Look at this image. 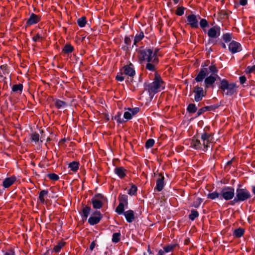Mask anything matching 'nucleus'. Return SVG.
I'll use <instances>...</instances> for the list:
<instances>
[{"instance_id":"nucleus-13","label":"nucleus","mask_w":255,"mask_h":255,"mask_svg":"<svg viewBox=\"0 0 255 255\" xmlns=\"http://www.w3.org/2000/svg\"><path fill=\"white\" fill-rule=\"evenodd\" d=\"M41 20V16L36 15L33 13H31L29 18L27 19L26 22V26L37 23Z\"/></svg>"},{"instance_id":"nucleus-50","label":"nucleus","mask_w":255,"mask_h":255,"mask_svg":"<svg viewBox=\"0 0 255 255\" xmlns=\"http://www.w3.org/2000/svg\"><path fill=\"white\" fill-rule=\"evenodd\" d=\"M132 115L130 112H126L124 113V117L127 120H130L132 118Z\"/></svg>"},{"instance_id":"nucleus-63","label":"nucleus","mask_w":255,"mask_h":255,"mask_svg":"<svg viewBox=\"0 0 255 255\" xmlns=\"http://www.w3.org/2000/svg\"><path fill=\"white\" fill-rule=\"evenodd\" d=\"M252 192L254 195H255V186L252 187Z\"/></svg>"},{"instance_id":"nucleus-8","label":"nucleus","mask_w":255,"mask_h":255,"mask_svg":"<svg viewBox=\"0 0 255 255\" xmlns=\"http://www.w3.org/2000/svg\"><path fill=\"white\" fill-rule=\"evenodd\" d=\"M106 199V198L101 194L95 195L91 199V203L93 205V208L95 209L101 208L103 205V202Z\"/></svg>"},{"instance_id":"nucleus-26","label":"nucleus","mask_w":255,"mask_h":255,"mask_svg":"<svg viewBox=\"0 0 255 255\" xmlns=\"http://www.w3.org/2000/svg\"><path fill=\"white\" fill-rule=\"evenodd\" d=\"M245 233V230L243 228H239L236 229L233 233V236L236 238H240L243 236Z\"/></svg>"},{"instance_id":"nucleus-37","label":"nucleus","mask_w":255,"mask_h":255,"mask_svg":"<svg viewBox=\"0 0 255 255\" xmlns=\"http://www.w3.org/2000/svg\"><path fill=\"white\" fill-rule=\"evenodd\" d=\"M124 206L123 203H119L118 207L116 208V212L119 215L124 214Z\"/></svg>"},{"instance_id":"nucleus-46","label":"nucleus","mask_w":255,"mask_h":255,"mask_svg":"<svg viewBox=\"0 0 255 255\" xmlns=\"http://www.w3.org/2000/svg\"><path fill=\"white\" fill-rule=\"evenodd\" d=\"M175 247V245H170L164 247L163 249L166 253H168L170 251H172Z\"/></svg>"},{"instance_id":"nucleus-39","label":"nucleus","mask_w":255,"mask_h":255,"mask_svg":"<svg viewBox=\"0 0 255 255\" xmlns=\"http://www.w3.org/2000/svg\"><path fill=\"white\" fill-rule=\"evenodd\" d=\"M203 202V199L201 198H197L193 203L192 206L195 208H198Z\"/></svg>"},{"instance_id":"nucleus-7","label":"nucleus","mask_w":255,"mask_h":255,"mask_svg":"<svg viewBox=\"0 0 255 255\" xmlns=\"http://www.w3.org/2000/svg\"><path fill=\"white\" fill-rule=\"evenodd\" d=\"M235 197V189L233 187H224L221 190V199L228 201Z\"/></svg>"},{"instance_id":"nucleus-44","label":"nucleus","mask_w":255,"mask_h":255,"mask_svg":"<svg viewBox=\"0 0 255 255\" xmlns=\"http://www.w3.org/2000/svg\"><path fill=\"white\" fill-rule=\"evenodd\" d=\"M206 111H209V108H208V106H206L198 110V111L197 112L196 117H197L200 116V115L203 114Z\"/></svg>"},{"instance_id":"nucleus-5","label":"nucleus","mask_w":255,"mask_h":255,"mask_svg":"<svg viewBox=\"0 0 255 255\" xmlns=\"http://www.w3.org/2000/svg\"><path fill=\"white\" fill-rule=\"evenodd\" d=\"M163 83L164 82L160 76L158 74L155 73L153 82L147 86L149 93L150 94H155L160 92L164 89Z\"/></svg>"},{"instance_id":"nucleus-57","label":"nucleus","mask_w":255,"mask_h":255,"mask_svg":"<svg viewBox=\"0 0 255 255\" xmlns=\"http://www.w3.org/2000/svg\"><path fill=\"white\" fill-rule=\"evenodd\" d=\"M96 246V243H95V241H93L91 243V245L90 246V247H89V249L90 250L92 251L95 248Z\"/></svg>"},{"instance_id":"nucleus-2","label":"nucleus","mask_w":255,"mask_h":255,"mask_svg":"<svg viewBox=\"0 0 255 255\" xmlns=\"http://www.w3.org/2000/svg\"><path fill=\"white\" fill-rule=\"evenodd\" d=\"M201 140L197 136H194L191 142V146L195 149L206 151L210 144L212 142L213 137L211 133L204 132L201 133Z\"/></svg>"},{"instance_id":"nucleus-25","label":"nucleus","mask_w":255,"mask_h":255,"mask_svg":"<svg viewBox=\"0 0 255 255\" xmlns=\"http://www.w3.org/2000/svg\"><path fill=\"white\" fill-rule=\"evenodd\" d=\"M79 163L77 161H72L68 165V167L73 172H76L79 169Z\"/></svg>"},{"instance_id":"nucleus-22","label":"nucleus","mask_w":255,"mask_h":255,"mask_svg":"<svg viewBox=\"0 0 255 255\" xmlns=\"http://www.w3.org/2000/svg\"><path fill=\"white\" fill-rule=\"evenodd\" d=\"M48 194V191L47 190H42L39 192L38 199L41 203L44 204L45 197H46Z\"/></svg>"},{"instance_id":"nucleus-6","label":"nucleus","mask_w":255,"mask_h":255,"mask_svg":"<svg viewBox=\"0 0 255 255\" xmlns=\"http://www.w3.org/2000/svg\"><path fill=\"white\" fill-rule=\"evenodd\" d=\"M236 84L234 83H229L228 81L225 79L221 80L219 88L223 92L227 90V92L225 93L226 95H233L236 92Z\"/></svg>"},{"instance_id":"nucleus-27","label":"nucleus","mask_w":255,"mask_h":255,"mask_svg":"<svg viewBox=\"0 0 255 255\" xmlns=\"http://www.w3.org/2000/svg\"><path fill=\"white\" fill-rule=\"evenodd\" d=\"M144 37V34L143 32H140L138 34H136L134 38L133 45L132 47H133V45H136L137 43L141 41L143 38Z\"/></svg>"},{"instance_id":"nucleus-14","label":"nucleus","mask_w":255,"mask_h":255,"mask_svg":"<svg viewBox=\"0 0 255 255\" xmlns=\"http://www.w3.org/2000/svg\"><path fill=\"white\" fill-rule=\"evenodd\" d=\"M229 49L234 54L241 51L242 46L240 43L232 41L229 45Z\"/></svg>"},{"instance_id":"nucleus-62","label":"nucleus","mask_w":255,"mask_h":255,"mask_svg":"<svg viewBox=\"0 0 255 255\" xmlns=\"http://www.w3.org/2000/svg\"><path fill=\"white\" fill-rule=\"evenodd\" d=\"M209 42L213 43V44H215L217 42V41H215L213 39L209 40Z\"/></svg>"},{"instance_id":"nucleus-9","label":"nucleus","mask_w":255,"mask_h":255,"mask_svg":"<svg viewBox=\"0 0 255 255\" xmlns=\"http://www.w3.org/2000/svg\"><path fill=\"white\" fill-rule=\"evenodd\" d=\"M201 18L200 16L194 14H189L187 17V24L192 28H197L199 27L198 19Z\"/></svg>"},{"instance_id":"nucleus-54","label":"nucleus","mask_w":255,"mask_h":255,"mask_svg":"<svg viewBox=\"0 0 255 255\" xmlns=\"http://www.w3.org/2000/svg\"><path fill=\"white\" fill-rule=\"evenodd\" d=\"M40 38H41V37L38 33H37L33 37L32 39L34 41L37 42L39 40Z\"/></svg>"},{"instance_id":"nucleus-32","label":"nucleus","mask_w":255,"mask_h":255,"mask_svg":"<svg viewBox=\"0 0 255 255\" xmlns=\"http://www.w3.org/2000/svg\"><path fill=\"white\" fill-rule=\"evenodd\" d=\"M65 245V243L64 242L58 243V244L54 247L53 251L55 253H59Z\"/></svg>"},{"instance_id":"nucleus-55","label":"nucleus","mask_w":255,"mask_h":255,"mask_svg":"<svg viewBox=\"0 0 255 255\" xmlns=\"http://www.w3.org/2000/svg\"><path fill=\"white\" fill-rule=\"evenodd\" d=\"M208 107L209 108V111H210L217 109L219 107V106L217 105H214L210 106H208Z\"/></svg>"},{"instance_id":"nucleus-38","label":"nucleus","mask_w":255,"mask_h":255,"mask_svg":"<svg viewBox=\"0 0 255 255\" xmlns=\"http://www.w3.org/2000/svg\"><path fill=\"white\" fill-rule=\"evenodd\" d=\"M137 190V187L135 185L131 184V188L128 190V194L130 195H134L136 193Z\"/></svg>"},{"instance_id":"nucleus-11","label":"nucleus","mask_w":255,"mask_h":255,"mask_svg":"<svg viewBox=\"0 0 255 255\" xmlns=\"http://www.w3.org/2000/svg\"><path fill=\"white\" fill-rule=\"evenodd\" d=\"M102 218V215L100 211H95L93 216H91L88 219V223L91 225L97 224L101 219Z\"/></svg>"},{"instance_id":"nucleus-34","label":"nucleus","mask_w":255,"mask_h":255,"mask_svg":"<svg viewBox=\"0 0 255 255\" xmlns=\"http://www.w3.org/2000/svg\"><path fill=\"white\" fill-rule=\"evenodd\" d=\"M87 23L86 18L85 16H83L77 20V23L81 27H83L85 26Z\"/></svg>"},{"instance_id":"nucleus-47","label":"nucleus","mask_w":255,"mask_h":255,"mask_svg":"<svg viewBox=\"0 0 255 255\" xmlns=\"http://www.w3.org/2000/svg\"><path fill=\"white\" fill-rule=\"evenodd\" d=\"M112 119L116 120L119 123H122L123 122V119L121 118V113L118 112L117 115L112 118Z\"/></svg>"},{"instance_id":"nucleus-36","label":"nucleus","mask_w":255,"mask_h":255,"mask_svg":"<svg viewBox=\"0 0 255 255\" xmlns=\"http://www.w3.org/2000/svg\"><path fill=\"white\" fill-rule=\"evenodd\" d=\"M232 34L230 33H226L225 34H224L222 36L223 40L226 43L229 42L232 40Z\"/></svg>"},{"instance_id":"nucleus-52","label":"nucleus","mask_w":255,"mask_h":255,"mask_svg":"<svg viewBox=\"0 0 255 255\" xmlns=\"http://www.w3.org/2000/svg\"><path fill=\"white\" fill-rule=\"evenodd\" d=\"M131 39L129 37L126 36L125 38V43L127 46H130L131 44Z\"/></svg>"},{"instance_id":"nucleus-31","label":"nucleus","mask_w":255,"mask_h":255,"mask_svg":"<svg viewBox=\"0 0 255 255\" xmlns=\"http://www.w3.org/2000/svg\"><path fill=\"white\" fill-rule=\"evenodd\" d=\"M199 215L198 212L196 210L193 209L191 211V213L189 215V218L191 221H194Z\"/></svg>"},{"instance_id":"nucleus-18","label":"nucleus","mask_w":255,"mask_h":255,"mask_svg":"<svg viewBox=\"0 0 255 255\" xmlns=\"http://www.w3.org/2000/svg\"><path fill=\"white\" fill-rule=\"evenodd\" d=\"M124 215L128 223H131L134 220V213L131 210H129L124 212Z\"/></svg>"},{"instance_id":"nucleus-58","label":"nucleus","mask_w":255,"mask_h":255,"mask_svg":"<svg viewBox=\"0 0 255 255\" xmlns=\"http://www.w3.org/2000/svg\"><path fill=\"white\" fill-rule=\"evenodd\" d=\"M247 0H240V4L244 6L247 4Z\"/></svg>"},{"instance_id":"nucleus-42","label":"nucleus","mask_w":255,"mask_h":255,"mask_svg":"<svg viewBox=\"0 0 255 255\" xmlns=\"http://www.w3.org/2000/svg\"><path fill=\"white\" fill-rule=\"evenodd\" d=\"M185 8L183 6H179L176 10L175 13L178 16H181L184 14Z\"/></svg>"},{"instance_id":"nucleus-12","label":"nucleus","mask_w":255,"mask_h":255,"mask_svg":"<svg viewBox=\"0 0 255 255\" xmlns=\"http://www.w3.org/2000/svg\"><path fill=\"white\" fill-rule=\"evenodd\" d=\"M221 34V28L219 26L216 25L211 28L208 31V35L210 38H217Z\"/></svg>"},{"instance_id":"nucleus-1","label":"nucleus","mask_w":255,"mask_h":255,"mask_svg":"<svg viewBox=\"0 0 255 255\" xmlns=\"http://www.w3.org/2000/svg\"><path fill=\"white\" fill-rule=\"evenodd\" d=\"M209 61H206L204 65H202V68L201 69L199 73L195 78L197 82H202L204 79L206 88H209L211 85H213L216 80V77L221 80V78L218 76L217 73L218 70L215 64L212 63L208 68L204 67L208 66Z\"/></svg>"},{"instance_id":"nucleus-51","label":"nucleus","mask_w":255,"mask_h":255,"mask_svg":"<svg viewBox=\"0 0 255 255\" xmlns=\"http://www.w3.org/2000/svg\"><path fill=\"white\" fill-rule=\"evenodd\" d=\"M116 79L119 81H123L124 80L125 77L123 76V73H121L116 76Z\"/></svg>"},{"instance_id":"nucleus-33","label":"nucleus","mask_w":255,"mask_h":255,"mask_svg":"<svg viewBox=\"0 0 255 255\" xmlns=\"http://www.w3.org/2000/svg\"><path fill=\"white\" fill-rule=\"evenodd\" d=\"M23 89V85L21 84H15L12 87V90L14 92H21Z\"/></svg>"},{"instance_id":"nucleus-20","label":"nucleus","mask_w":255,"mask_h":255,"mask_svg":"<svg viewBox=\"0 0 255 255\" xmlns=\"http://www.w3.org/2000/svg\"><path fill=\"white\" fill-rule=\"evenodd\" d=\"M53 102L55 106L58 109L64 108L67 106V103L59 99H55L53 100Z\"/></svg>"},{"instance_id":"nucleus-40","label":"nucleus","mask_w":255,"mask_h":255,"mask_svg":"<svg viewBox=\"0 0 255 255\" xmlns=\"http://www.w3.org/2000/svg\"><path fill=\"white\" fill-rule=\"evenodd\" d=\"M154 144V140L153 139H148L145 142V146L146 148L152 147Z\"/></svg>"},{"instance_id":"nucleus-3","label":"nucleus","mask_w":255,"mask_h":255,"mask_svg":"<svg viewBox=\"0 0 255 255\" xmlns=\"http://www.w3.org/2000/svg\"><path fill=\"white\" fill-rule=\"evenodd\" d=\"M137 57L140 63L144 61L159 62L158 57H156V53H153V49L147 47L140 48L137 51Z\"/></svg>"},{"instance_id":"nucleus-24","label":"nucleus","mask_w":255,"mask_h":255,"mask_svg":"<svg viewBox=\"0 0 255 255\" xmlns=\"http://www.w3.org/2000/svg\"><path fill=\"white\" fill-rule=\"evenodd\" d=\"M73 50L74 47L70 44H66L62 49V52L65 54H69Z\"/></svg>"},{"instance_id":"nucleus-21","label":"nucleus","mask_w":255,"mask_h":255,"mask_svg":"<svg viewBox=\"0 0 255 255\" xmlns=\"http://www.w3.org/2000/svg\"><path fill=\"white\" fill-rule=\"evenodd\" d=\"M91 210V207L88 206H86L83 208L81 216L83 220H86L87 219Z\"/></svg>"},{"instance_id":"nucleus-17","label":"nucleus","mask_w":255,"mask_h":255,"mask_svg":"<svg viewBox=\"0 0 255 255\" xmlns=\"http://www.w3.org/2000/svg\"><path fill=\"white\" fill-rule=\"evenodd\" d=\"M16 178L14 176L10 177H7L4 179L2 183V186L5 188H7L12 185L16 181Z\"/></svg>"},{"instance_id":"nucleus-28","label":"nucleus","mask_w":255,"mask_h":255,"mask_svg":"<svg viewBox=\"0 0 255 255\" xmlns=\"http://www.w3.org/2000/svg\"><path fill=\"white\" fill-rule=\"evenodd\" d=\"M145 68L151 71H154L155 70V65L158 64V63H154L153 62H147Z\"/></svg>"},{"instance_id":"nucleus-10","label":"nucleus","mask_w":255,"mask_h":255,"mask_svg":"<svg viewBox=\"0 0 255 255\" xmlns=\"http://www.w3.org/2000/svg\"><path fill=\"white\" fill-rule=\"evenodd\" d=\"M193 92L195 94L194 100L197 102L201 101L203 98L206 96V92L204 91L203 88L198 86L194 88Z\"/></svg>"},{"instance_id":"nucleus-60","label":"nucleus","mask_w":255,"mask_h":255,"mask_svg":"<svg viewBox=\"0 0 255 255\" xmlns=\"http://www.w3.org/2000/svg\"><path fill=\"white\" fill-rule=\"evenodd\" d=\"M220 45H221V46H222L223 48H224V49H226V44H225L224 43H223V42H220Z\"/></svg>"},{"instance_id":"nucleus-35","label":"nucleus","mask_w":255,"mask_h":255,"mask_svg":"<svg viewBox=\"0 0 255 255\" xmlns=\"http://www.w3.org/2000/svg\"><path fill=\"white\" fill-rule=\"evenodd\" d=\"M121 235L120 232L114 233L112 237V242L115 243H117L120 242L121 240Z\"/></svg>"},{"instance_id":"nucleus-29","label":"nucleus","mask_w":255,"mask_h":255,"mask_svg":"<svg viewBox=\"0 0 255 255\" xmlns=\"http://www.w3.org/2000/svg\"><path fill=\"white\" fill-rule=\"evenodd\" d=\"M120 203H123L124 205H127L128 204V196L125 194H120L119 197Z\"/></svg>"},{"instance_id":"nucleus-15","label":"nucleus","mask_w":255,"mask_h":255,"mask_svg":"<svg viewBox=\"0 0 255 255\" xmlns=\"http://www.w3.org/2000/svg\"><path fill=\"white\" fill-rule=\"evenodd\" d=\"M159 176V177L157 179L156 182V187L154 190L157 191H161L164 187V177L161 173H160Z\"/></svg>"},{"instance_id":"nucleus-56","label":"nucleus","mask_w":255,"mask_h":255,"mask_svg":"<svg viewBox=\"0 0 255 255\" xmlns=\"http://www.w3.org/2000/svg\"><path fill=\"white\" fill-rule=\"evenodd\" d=\"M240 83L242 84H244L246 81V78L245 76L240 77Z\"/></svg>"},{"instance_id":"nucleus-64","label":"nucleus","mask_w":255,"mask_h":255,"mask_svg":"<svg viewBox=\"0 0 255 255\" xmlns=\"http://www.w3.org/2000/svg\"><path fill=\"white\" fill-rule=\"evenodd\" d=\"M232 161H233V160H232L229 161L227 163L226 165L227 166V165H231V164H232Z\"/></svg>"},{"instance_id":"nucleus-23","label":"nucleus","mask_w":255,"mask_h":255,"mask_svg":"<svg viewBox=\"0 0 255 255\" xmlns=\"http://www.w3.org/2000/svg\"><path fill=\"white\" fill-rule=\"evenodd\" d=\"M207 198L211 200H214L216 198L221 199V192H218L216 191L212 193H209L207 195Z\"/></svg>"},{"instance_id":"nucleus-43","label":"nucleus","mask_w":255,"mask_h":255,"mask_svg":"<svg viewBox=\"0 0 255 255\" xmlns=\"http://www.w3.org/2000/svg\"><path fill=\"white\" fill-rule=\"evenodd\" d=\"M47 176L51 180L57 181L59 179V176L58 175L55 173H49L48 174Z\"/></svg>"},{"instance_id":"nucleus-48","label":"nucleus","mask_w":255,"mask_h":255,"mask_svg":"<svg viewBox=\"0 0 255 255\" xmlns=\"http://www.w3.org/2000/svg\"><path fill=\"white\" fill-rule=\"evenodd\" d=\"M255 71V65L253 66H248L245 72L246 74H250Z\"/></svg>"},{"instance_id":"nucleus-4","label":"nucleus","mask_w":255,"mask_h":255,"mask_svg":"<svg viewBox=\"0 0 255 255\" xmlns=\"http://www.w3.org/2000/svg\"><path fill=\"white\" fill-rule=\"evenodd\" d=\"M241 185L236 189V196L231 202V205H234L236 203L244 202L251 198L250 192L246 188H243Z\"/></svg>"},{"instance_id":"nucleus-41","label":"nucleus","mask_w":255,"mask_h":255,"mask_svg":"<svg viewBox=\"0 0 255 255\" xmlns=\"http://www.w3.org/2000/svg\"><path fill=\"white\" fill-rule=\"evenodd\" d=\"M200 25L202 28L209 26V23L207 20L204 18H200Z\"/></svg>"},{"instance_id":"nucleus-49","label":"nucleus","mask_w":255,"mask_h":255,"mask_svg":"<svg viewBox=\"0 0 255 255\" xmlns=\"http://www.w3.org/2000/svg\"><path fill=\"white\" fill-rule=\"evenodd\" d=\"M129 110L130 111L132 116H134L138 113L139 109L138 108H134L133 109H129Z\"/></svg>"},{"instance_id":"nucleus-16","label":"nucleus","mask_w":255,"mask_h":255,"mask_svg":"<svg viewBox=\"0 0 255 255\" xmlns=\"http://www.w3.org/2000/svg\"><path fill=\"white\" fill-rule=\"evenodd\" d=\"M124 69V73L128 75L131 77H133L135 75V70L133 68V65L131 63H130L128 65L125 66L123 67Z\"/></svg>"},{"instance_id":"nucleus-45","label":"nucleus","mask_w":255,"mask_h":255,"mask_svg":"<svg viewBox=\"0 0 255 255\" xmlns=\"http://www.w3.org/2000/svg\"><path fill=\"white\" fill-rule=\"evenodd\" d=\"M31 139L35 142H38L39 140V135L38 133L35 132L31 134Z\"/></svg>"},{"instance_id":"nucleus-61","label":"nucleus","mask_w":255,"mask_h":255,"mask_svg":"<svg viewBox=\"0 0 255 255\" xmlns=\"http://www.w3.org/2000/svg\"><path fill=\"white\" fill-rule=\"evenodd\" d=\"M159 49L157 48H155L154 50H153V53H156V57H157V52H158Z\"/></svg>"},{"instance_id":"nucleus-53","label":"nucleus","mask_w":255,"mask_h":255,"mask_svg":"<svg viewBox=\"0 0 255 255\" xmlns=\"http://www.w3.org/2000/svg\"><path fill=\"white\" fill-rule=\"evenodd\" d=\"M3 255H15V253L13 250H7Z\"/></svg>"},{"instance_id":"nucleus-59","label":"nucleus","mask_w":255,"mask_h":255,"mask_svg":"<svg viewBox=\"0 0 255 255\" xmlns=\"http://www.w3.org/2000/svg\"><path fill=\"white\" fill-rule=\"evenodd\" d=\"M164 252L162 250H160L157 255H164Z\"/></svg>"},{"instance_id":"nucleus-30","label":"nucleus","mask_w":255,"mask_h":255,"mask_svg":"<svg viewBox=\"0 0 255 255\" xmlns=\"http://www.w3.org/2000/svg\"><path fill=\"white\" fill-rule=\"evenodd\" d=\"M187 111L189 113H195L197 111V107L195 104H189L187 108Z\"/></svg>"},{"instance_id":"nucleus-19","label":"nucleus","mask_w":255,"mask_h":255,"mask_svg":"<svg viewBox=\"0 0 255 255\" xmlns=\"http://www.w3.org/2000/svg\"><path fill=\"white\" fill-rule=\"evenodd\" d=\"M127 170L123 167H118L115 169V172L121 178H124L126 176V171Z\"/></svg>"}]
</instances>
